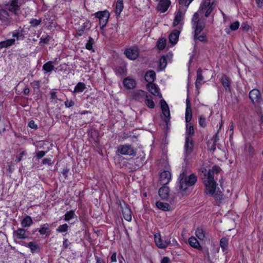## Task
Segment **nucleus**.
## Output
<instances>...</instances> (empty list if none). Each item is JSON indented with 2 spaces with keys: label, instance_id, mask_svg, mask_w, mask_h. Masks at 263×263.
<instances>
[{
  "label": "nucleus",
  "instance_id": "1",
  "mask_svg": "<svg viewBox=\"0 0 263 263\" xmlns=\"http://www.w3.org/2000/svg\"><path fill=\"white\" fill-rule=\"evenodd\" d=\"M23 3V0H11L5 5L4 8L0 9V21L2 25L10 26L17 21L18 11Z\"/></svg>",
  "mask_w": 263,
  "mask_h": 263
},
{
  "label": "nucleus",
  "instance_id": "2",
  "mask_svg": "<svg viewBox=\"0 0 263 263\" xmlns=\"http://www.w3.org/2000/svg\"><path fill=\"white\" fill-rule=\"evenodd\" d=\"M197 177L194 174L187 175L185 170H183L178 178L179 189L185 191L190 186L194 185L197 182Z\"/></svg>",
  "mask_w": 263,
  "mask_h": 263
},
{
  "label": "nucleus",
  "instance_id": "3",
  "mask_svg": "<svg viewBox=\"0 0 263 263\" xmlns=\"http://www.w3.org/2000/svg\"><path fill=\"white\" fill-rule=\"evenodd\" d=\"M206 190L205 193L213 196L216 200H220L222 198L223 194L220 191H216V182L204 183Z\"/></svg>",
  "mask_w": 263,
  "mask_h": 263
},
{
  "label": "nucleus",
  "instance_id": "4",
  "mask_svg": "<svg viewBox=\"0 0 263 263\" xmlns=\"http://www.w3.org/2000/svg\"><path fill=\"white\" fill-rule=\"evenodd\" d=\"M192 27L195 31V35L200 34L205 27V24L201 21L199 18L198 12H195L192 19Z\"/></svg>",
  "mask_w": 263,
  "mask_h": 263
},
{
  "label": "nucleus",
  "instance_id": "5",
  "mask_svg": "<svg viewBox=\"0 0 263 263\" xmlns=\"http://www.w3.org/2000/svg\"><path fill=\"white\" fill-rule=\"evenodd\" d=\"M96 17L99 19L100 28L103 29L107 24L110 14L107 10L100 11L94 14Z\"/></svg>",
  "mask_w": 263,
  "mask_h": 263
},
{
  "label": "nucleus",
  "instance_id": "6",
  "mask_svg": "<svg viewBox=\"0 0 263 263\" xmlns=\"http://www.w3.org/2000/svg\"><path fill=\"white\" fill-rule=\"evenodd\" d=\"M139 97L143 98L145 100V104L147 107L150 108H154L155 107V103L152 98V97L148 96L146 92L140 90L135 95V98L136 99H139Z\"/></svg>",
  "mask_w": 263,
  "mask_h": 263
},
{
  "label": "nucleus",
  "instance_id": "7",
  "mask_svg": "<svg viewBox=\"0 0 263 263\" xmlns=\"http://www.w3.org/2000/svg\"><path fill=\"white\" fill-rule=\"evenodd\" d=\"M117 152L123 155L135 156L136 152L130 144L120 145L117 147Z\"/></svg>",
  "mask_w": 263,
  "mask_h": 263
},
{
  "label": "nucleus",
  "instance_id": "8",
  "mask_svg": "<svg viewBox=\"0 0 263 263\" xmlns=\"http://www.w3.org/2000/svg\"><path fill=\"white\" fill-rule=\"evenodd\" d=\"M194 146V141L191 137L186 136L184 144L185 159H187L192 153Z\"/></svg>",
  "mask_w": 263,
  "mask_h": 263
},
{
  "label": "nucleus",
  "instance_id": "9",
  "mask_svg": "<svg viewBox=\"0 0 263 263\" xmlns=\"http://www.w3.org/2000/svg\"><path fill=\"white\" fill-rule=\"evenodd\" d=\"M119 204L124 219L126 221H130L132 218V212L129 205L124 201H122V202L120 201Z\"/></svg>",
  "mask_w": 263,
  "mask_h": 263
},
{
  "label": "nucleus",
  "instance_id": "10",
  "mask_svg": "<svg viewBox=\"0 0 263 263\" xmlns=\"http://www.w3.org/2000/svg\"><path fill=\"white\" fill-rule=\"evenodd\" d=\"M124 53L128 59L135 60L139 56V51L137 47L133 46L126 49Z\"/></svg>",
  "mask_w": 263,
  "mask_h": 263
},
{
  "label": "nucleus",
  "instance_id": "11",
  "mask_svg": "<svg viewBox=\"0 0 263 263\" xmlns=\"http://www.w3.org/2000/svg\"><path fill=\"white\" fill-rule=\"evenodd\" d=\"M160 105L162 114L165 117L164 121L167 125L170 119V111L168 106L164 100H160Z\"/></svg>",
  "mask_w": 263,
  "mask_h": 263
},
{
  "label": "nucleus",
  "instance_id": "12",
  "mask_svg": "<svg viewBox=\"0 0 263 263\" xmlns=\"http://www.w3.org/2000/svg\"><path fill=\"white\" fill-rule=\"evenodd\" d=\"M249 96L254 104L260 103L262 101L260 92L257 89H253L251 90Z\"/></svg>",
  "mask_w": 263,
  "mask_h": 263
},
{
  "label": "nucleus",
  "instance_id": "13",
  "mask_svg": "<svg viewBox=\"0 0 263 263\" xmlns=\"http://www.w3.org/2000/svg\"><path fill=\"white\" fill-rule=\"evenodd\" d=\"M220 170V168L216 165L214 166L212 169L209 170L207 174L206 180L204 181V183L216 182L214 180V173L217 174Z\"/></svg>",
  "mask_w": 263,
  "mask_h": 263
},
{
  "label": "nucleus",
  "instance_id": "14",
  "mask_svg": "<svg viewBox=\"0 0 263 263\" xmlns=\"http://www.w3.org/2000/svg\"><path fill=\"white\" fill-rule=\"evenodd\" d=\"M173 54L171 52L168 53L166 56H162L159 60V66L157 70L159 71L164 70L167 65V59L171 60Z\"/></svg>",
  "mask_w": 263,
  "mask_h": 263
},
{
  "label": "nucleus",
  "instance_id": "15",
  "mask_svg": "<svg viewBox=\"0 0 263 263\" xmlns=\"http://www.w3.org/2000/svg\"><path fill=\"white\" fill-rule=\"evenodd\" d=\"M171 179V174L169 171H164L160 174L159 181L161 184H168Z\"/></svg>",
  "mask_w": 263,
  "mask_h": 263
},
{
  "label": "nucleus",
  "instance_id": "16",
  "mask_svg": "<svg viewBox=\"0 0 263 263\" xmlns=\"http://www.w3.org/2000/svg\"><path fill=\"white\" fill-rule=\"evenodd\" d=\"M203 70L201 68H199L197 71V78L195 83L196 89L199 90L202 84L204 83V77L202 75Z\"/></svg>",
  "mask_w": 263,
  "mask_h": 263
},
{
  "label": "nucleus",
  "instance_id": "17",
  "mask_svg": "<svg viewBox=\"0 0 263 263\" xmlns=\"http://www.w3.org/2000/svg\"><path fill=\"white\" fill-rule=\"evenodd\" d=\"M170 0H160L159 1L157 10L161 13L166 11L171 5Z\"/></svg>",
  "mask_w": 263,
  "mask_h": 263
},
{
  "label": "nucleus",
  "instance_id": "18",
  "mask_svg": "<svg viewBox=\"0 0 263 263\" xmlns=\"http://www.w3.org/2000/svg\"><path fill=\"white\" fill-rule=\"evenodd\" d=\"M186 106L185 119L186 123H189L192 118V110L191 102L188 98L186 100Z\"/></svg>",
  "mask_w": 263,
  "mask_h": 263
},
{
  "label": "nucleus",
  "instance_id": "19",
  "mask_svg": "<svg viewBox=\"0 0 263 263\" xmlns=\"http://www.w3.org/2000/svg\"><path fill=\"white\" fill-rule=\"evenodd\" d=\"M180 33V31L179 30L175 29L169 35V42L172 45H174L177 43Z\"/></svg>",
  "mask_w": 263,
  "mask_h": 263
},
{
  "label": "nucleus",
  "instance_id": "20",
  "mask_svg": "<svg viewBox=\"0 0 263 263\" xmlns=\"http://www.w3.org/2000/svg\"><path fill=\"white\" fill-rule=\"evenodd\" d=\"M123 85L127 89H132L136 87V82L135 80L130 77H126L123 81Z\"/></svg>",
  "mask_w": 263,
  "mask_h": 263
},
{
  "label": "nucleus",
  "instance_id": "21",
  "mask_svg": "<svg viewBox=\"0 0 263 263\" xmlns=\"http://www.w3.org/2000/svg\"><path fill=\"white\" fill-rule=\"evenodd\" d=\"M114 70L117 76H124L127 73L126 65L125 64H121L115 67Z\"/></svg>",
  "mask_w": 263,
  "mask_h": 263
},
{
  "label": "nucleus",
  "instance_id": "22",
  "mask_svg": "<svg viewBox=\"0 0 263 263\" xmlns=\"http://www.w3.org/2000/svg\"><path fill=\"white\" fill-rule=\"evenodd\" d=\"M163 241L159 234L155 235V242L158 248L165 249L167 247V242Z\"/></svg>",
  "mask_w": 263,
  "mask_h": 263
},
{
  "label": "nucleus",
  "instance_id": "23",
  "mask_svg": "<svg viewBox=\"0 0 263 263\" xmlns=\"http://www.w3.org/2000/svg\"><path fill=\"white\" fill-rule=\"evenodd\" d=\"M14 235L17 239H25L28 237V234L27 233V231L25 229L19 228L14 232Z\"/></svg>",
  "mask_w": 263,
  "mask_h": 263
},
{
  "label": "nucleus",
  "instance_id": "24",
  "mask_svg": "<svg viewBox=\"0 0 263 263\" xmlns=\"http://www.w3.org/2000/svg\"><path fill=\"white\" fill-rule=\"evenodd\" d=\"M221 82L225 90L230 92L231 90V80L230 78L228 76L223 75L221 78Z\"/></svg>",
  "mask_w": 263,
  "mask_h": 263
},
{
  "label": "nucleus",
  "instance_id": "25",
  "mask_svg": "<svg viewBox=\"0 0 263 263\" xmlns=\"http://www.w3.org/2000/svg\"><path fill=\"white\" fill-rule=\"evenodd\" d=\"M185 14V11L178 10L175 15V18L173 22V26H176L178 25L183 20Z\"/></svg>",
  "mask_w": 263,
  "mask_h": 263
},
{
  "label": "nucleus",
  "instance_id": "26",
  "mask_svg": "<svg viewBox=\"0 0 263 263\" xmlns=\"http://www.w3.org/2000/svg\"><path fill=\"white\" fill-rule=\"evenodd\" d=\"M160 198L162 199H167L169 196V188L167 186L161 187L158 191Z\"/></svg>",
  "mask_w": 263,
  "mask_h": 263
},
{
  "label": "nucleus",
  "instance_id": "27",
  "mask_svg": "<svg viewBox=\"0 0 263 263\" xmlns=\"http://www.w3.org/2000/svg\"><path fill=\"white\" fill-rule=\"evenodd\" d=\"M189 243L190 245L194 248L198 250H201L202 249V247L200 245L198 240L194 236H192L189 239Z\"/></svg>",
  "mask_w": 263,
  "mask_h": 263
},
{
  "label": "nucleus",
  "instance_id": "28",
  "mask_svg": "<svg viewBox=\"0 0 263 263\" xmlns=\"http://www.w3.org/2000/svg\"><path fill=\"white\" fill-rule=\"evenodd\" d=\"M147 88L148 89V90L153 95L156 96H159V88L155 84L153 83L147 84Z\"/></svg>",
  "mask_w": 263,
  "mask_h": 263
},
{
  "label": "nucleus",
  "instance_id": "29",
  "mask_svg": "<svg viewBox=\"0 0 263 263\" xmlns=\"http://www.w3.org/2000/svg\"><path fill=\"white\" fill-rule=\"evenodd\" d=\"M49 228L50 225L49 224L46 223L43 224H42L40 227V229H37L36 231L40 233L41 235H48L49 232Z\"/></svg>",
  "mask_w": 263,
  "mask_h": 263
},
{
  "label": "nucleus",
  "instance_id": "30",
  "mask_svg": "<svg viewBox=\"0 0 263 263\" xmlns=\"http://www.w3.org/2000/svg\"><path fill=\"white\" fill-rule=\"evenodd\" d=\"M155 79L156 73L154 71H148L146 73L145 76V79L148 83V84L153 83Z\"/></svg>",
  "mask_w": 263,
  "mask_h": 263
},
{
  "label": "nucleus",
  "instance_id": "31",
  "mask_svg": "<svg viewBox=\"0 0 263 263\" xmlns=\"http://www.w3.org/2000/svg\"><path fill=\"white\" fill-rule=\"evenodd\" d=\"M24 29L20 28L12 32V36L17 40H23L24 39Z\"/></svg>",
  "mask_w": 263,
  "mask_h": 263
},
{
  "label": "nucleus",
  "instance_id": "32",
  "mask_svg": "<svg viewBox=\"0 0 263 263\" xmlns=\"http://www.w3.org/2000/svg\"><path fill=\"white\" fill-rule=\"evenodd\" d=\"M33 223L31 217L30 216H26L21 221V225L24 228L29 227Z\"/></svg>",
  "mask_w": 263,
  "mask_h": 263
},
{
  "label": "nucleus",
  "instance_id": "33",
  "mask_svg": "<svg viewBox=\"0 0 263 263\" xmlns=\"http://www.w3.org/2000/svg\"><path fill=\"white\" fill-rule=\"evenodd\" d=\"M25 246L28 247L32 253L37 252L40 249L39 246L36 243L32 241L26 243Z\"/></svg>",
  "mask_w": 263,
  "mask_h": 263
},
{
  "label": "nucleus",
  "instance_id": "34",
  "mask_svg": "<svg viewBox=\"0 0 263 263\" xmlns=\"http://www.w3.org/2000/svg\"><path fill=\"white\" fill-rule=\"evenodd\" d=\"M15 43V39H8L0 42V49L3 48H8L10 46L13 45Z\"/></svg>",
  "mask_w": 263,
  "mask_h": 263
},
{
  "label": "nucleus",
  "instance_id": "35",
  "mask_svg": "<svg viewBox=\"0 0 263 263\" xmlns=\"http://www.w3.org/2000/svg\"><path fill=\"white\" fill-rule=\"evenodd\" d=\"M54 68L52 61H48L43 66V70L45 71V73L51 72Z\"/></svg>",
  "mask_w": 263,
  "mask_h": 263
},
{
  "label": "nucleus",
  "instance_id": "36",
  "mask_svg": "<svg viewBox=\"0 0 263 263\" xmlns=\"http://www.w3.org/2000/svg\"><path fill=\"white\" fill-rule=\"evenodd\" d=\"M156 205L159 209L162 210L164 211H169L170 209V205L167 203H164L161 201H157Z\"/></svg>",
  "mask_w": 263,
  "mask_h": 263
},
{
  "label": "nucleus",
  "instance_id": "37",
  "mask_svg": "<svg viewBox=\"0 0 263 263\" xmlns=\"http://www.w3.org/2000/svg\"><path fill=\"white\" fill-rule=\"evenodd\" d=\"M196 237L200 240H203L205 237V233L201 228H198L195 232Z\"/></svg>",
  "mask_w": 263,
  "mask_h": 263
},
{
  "label": "nucleus",
  "instance_id": "38",
  "mask_svg": "<svg viewBox=\"0 0 263 263\" xmlns=\"http://www.w3.org/2000/svg\"><path fill=\"white\" fill-rule=\"evenodd\" d=\"M194 125L192 123H186V136L191 137L194 134Z\"/></svg>",
  "mask_w": 263,
  "mask_h": 263
},
{
  "label": "nucleus",
  "instance_id": "39",
  "mask_svg": "<svg viewBox=\"0 0 263 263\" xmlns=\"http://www.w3.org/2000/svg\"><path fill=\"white\" fill-rule=\"evenodd\" d=\"M239 26V23L238 21H235V22L231 23L230 25V28H226L225 31L228 33L229 34L231 32V30L235 31L237 30Z\"/></svg>",
  "mask_w": 263,
  "mask_h": 263
},
{
  "label": "nucleus",
  "instance_id": "40",
  "mask_svg": "<svg viewBox=\"0 0 263 263\" xmlns=\"http://www.w3.org/2000/svg\"><path fill=\"white\" fill-rule=\"evenodd\" d=\"M86 88V86L84 83L82 82H79L75 86L73 92L79 93L83 92Z\"/></svg>",
  "mask_w": 263,
  "mask_h": 263
},
{
  "label": "nucleus",
  "instance_id": "41",
  "mask_svg": "<svg viewBox=\"0 0 263 263\" xmlns=\"http://www.w3.org/2000/svg\"><path fill=\"white\" fill-rule=\"evenodd\" d=\"M123 8V1L118 0L116 4V13L118 15H120L121 12L122 11Z\"/></svg>",
  "mask_w": 263,
  "mask_h": 263
},
{
  "label": "nucleus",
  "instance_id": "42",
  "mask_svg": "<svg viewBox=\"0 0 263 263\" xmlns=\"http://www.w3.org/2000/svg\"><path fill=\"white\" fill-rule=\"evenodd\" d=\"M211 6H212L211 0H203L200 7V11L203 12L208 7Z\"/></svg>",
  "mask_w": 263,
  "mask_h": 263
},
{
  "label": "nucleus",
  "instance_id": "43",
  "mask_svg": "<svg viewBox=\"0 0 263 263\" xmlns=\"http://www.w3.org/2000/svg\"><path fill=\"white\" fill-rule=\"evenodd\" d=\"M75 216L74 212L72 210H70L67 212L66 213V214L64 215V220L68 221L74 218V217Z\"/></svg>",
  "mask_w": 263,
  "mask_h": 263
},
{
  "label": "nucleus",
  "instance_id": "44",
  "mask_svg": "<svg viewBox=\"0 0 263 263\" xmlns=\"http://www.w3.org/2000/svg\"><path fill=\"white\" fill-rule=\"evenodd\" d=\"M199 34H197V35H195V31H194V40H198L201 42L206 43L207 42V40L206 39L205 35L203 34L198 36Z\"/></svg>",
  "mask_w": 263,
  "mask_h": 263
},
{
  "label": "nucleus",
  "instance_id": "45",
  "mask_svg": "<svg viewBox=\"0 0 263 263\" xmlns=\"http://www.w3.org/2000/svg\"><path fill=\"white\" fill-rule=\"evenodd\" d=\"M94 43H95L94 39L91 37H89V40L85 45L86 48L87 50H92L93 51H94V50L93 49V47H92V45L94 44Z\"/></svg>",
  "mask_w": 263,
  "mask_h": 263
},
{
  "label": "nucleus",
  "instance_id": "46",
  "mask_svg": "<svg viewBox=\"0 0 263 263\" xmlns=\"http://www.w3.org/2000/svg\"><path fill=\"white\" fill-rule=\"evenodd\" d=\"M68 226L67 223L60 225L56 229V231L59 233H64L67 231L68 229Z\"/></svg>",
  "mask_w": 263,
  "mask_h": 263
},
{
  "label": "nucleus",
  "instance_id": "47",
  "mask_svg": "<svg viewBox=\"0 0 263 263\" xmlns=\"http://www.w3.org/2000/svg\"><path fill=\"white\" fill-rule=\"evenodd\" d=\"M42 18H39L38 20L35 18H32L30 21V26L32 27H35L39 25H40L42 23Z\"/></svg>",
  "mask_w": 263,
  "mask_h": 263
},
{
  "label": "nucleus",
  "instance_id": "48",
  "mask_svg": "<svg viewBox=\"0 0 263 263\" xmlns=\"http://www.w3.org/2000/svg\"><path fill=\"white\" fill-rule=\"evenodd\" d=\"M166 39L162 38L160 39L157 43L158 48L160 50H163L165 48L166 46Z\"/></svg>",
  "mask_w": 263,
  "mask_h": 263
},
{
  "label": "nucleus",
  "instance_id": "49",
  "mask_svg": "<svg viewBox=\"0 0 263 263\" xmlns=\"http://www.w3.org/2000/svg\"><path fill=\"white\" fill-rule=\"evenodd\" d=\"M88 22L84 23L83 25L81 26V28L78 30L77 34L79 36H81L82 35L86 28L88 26Z\"/></svg>",
  "mask_w": 263,
  "mask_h": 263
},
{
  "label": "nucleus",
  "instance_id": "50",
  "mask_svg": "<svg viewBox=\"0 0 263 263\" xmlns=\"http://www.w3.org/2000/svg\"><path fill=\"white\" fill-rule=\"evenodd\" d=\"M228 245V240L224 237L222 238L220 241V245L223 251L227 249Z\"/></svg>",
  "mask_w": 263,
  "mask_h": 263
},
{
  "label": "nucleus",
  "instance_id": "51",
  "mask_svg": "<svg viewBox=\"0 0 263 263\" xmlns=\"http://www.w3.org/2000/svg\"><path fill=\"white\" fill-rule=\"evenodd\" d=\"M245 150L250 155L254 152V148L249 143L245 144Z\"/></svg>",
  "mask_w": 263,
  "mask_h": 263
},
{
  "label": "nucleus",
  "instance_id": "52",
  "mask_svg": "<svg viewBox=\"0 0 263 263\" xmlns=\"http://www.w3.org/2000/svg\"><path fill=\"white\" fill-rule=\"evenodd\" d=\"M214 3H212V6L208 7L204 11H205V16L208 17L212 12L214 8Z\"/></svg>",
  "mask_w": 263,
  "mask_h": 263
},
{
  "label": "nucleus",
  "instance_id": "53",
  "mask_svg": "<svg viewBox=\"0 0 263 263\" xmlns=\"http://www.w3.org/2000/svg\"><path fill=\"white\" fill-rule=\"evenodd\" d=\"M71 244V243L69 241L68 239L67 238H64V240L63 242L62 245V250L64 251L67 249L68 246Z\"/></svg>",
  "mask_w": 263,
  "mask_h": 263
},
{
  "label": "nucleus",
  "instance_id": "54",
  "mask_svg": "<svg viewBox=\"0 0 263 263\" xmlns=\"http://www.w3.org/2000/svg\"><path fill=\"white\" fill-rule=\"evenodd\" d=\"M199 125L204 127L206 126L205 118L203 116H200L199 118Z\"/></svg>",
  "mask_w": 263,
  "mask_h": 263
},
{
  "label": "nucleus",
  "instance_id": "55",
  "mask_svg": "<svg viewBox=\"0 0 263 263\" xmlns=\"http://www.w3.org/2000/svg\"><path fill=\"white\" fill-rule=\"evenodd\" d=\"M51 39V37L47 35L45 37H42L40 39V43H43V44H48L49 42V41Z\"/></svg>",
  "mask_w": 263,
  "mask_h": 263
},
{
  "label": "nucleus",
  "instance_id": "56",
  "mask_svg": "<svg viewBox=\"0 0 263 263\" xmlns=\"http://www.w3.org/2000/svg\"><path fill=\"white\" fill-rule=\"evenodd\" d=\"M66 107L69 108L74 105V102L72 100H66L64 102Z\"/></svg>",
  "mask_w": 263,
  "mask_h": 263
},
{
  "label": "nucleus",
  "instance_id": "57",
  "mask_svg": "<svg viewBox=\"0 0 263 263\" xmlns=\"http://www.w3.org/2000/svg\"><path fill=\"white\" fill-rule=\"evenodd\" d=\"M41 82L40 81H34L31 83V85L34 89H39Z\"/></svg>",
  "mask_w": 263,
  "mask_h": 263
},
{
  "label": "nucleus",
  "instance_id": "58",
  "mask_svg": "<svg viewBox=\"0 0 263 263\" xmlns=\"http://www.w3.org/2000/svg\"><path fill=\"white\" fill-rule=\"evenodd\" d=\"M28 126L34 129H37L38 128L37 125L35 123V122L33 120H31L28 122Z\"/></svg>",
  "mask_w": 263,
  "mask_h": 263
},
{
  "label": "nucleus",
  "instance_id": "59",
  "mask_svg": "<svg viewBox=\"0 0 263 263\" xmlns=\"http://www.w3.org/2000/svg\"><path fill=\"white\" fill-rule=\"evenodd\" d=\"M69 173V169L67 167L64 168L61 172L62 174L64 176L65 179L68 178Z\"/></svg>",
  "mask_w": 263,
  "mask_h": 263
},
{
  "label": "nucleus",
  "instance_id": "60",
  "mask_svg": "<svg viewBox=\"0 0 263 263\" xmlns=\"http://www.w3.org/2000/svg\"><path fill=\"white\" fill-rule=\"evenodd\" d=\"M210 141H208V143H207L209 149L210 151H215V149H216V140H215L214 141H213V143L212 144V146L211 147L210 146Z\"/></svg>",
  "mask_w": 263,
  "mask_h": 263
},
{
  "label": "nucleus",
  "instance_id": "61",
  "mask_svg": "<svg viewBox=\"0 0 263 263\" xmlns=\"http://www.w3.org/2000/svg\"><path fill=\"white\" fill-rule=\"evenodd\" d=\"M46 153V152L45 151H39L36 153V157L38 159H41L42 157H43Z\"/></svg>",
  "mask_w": 263,
  "mask_h": 263
},
{
  "label": "nucleus",
  "instance_id": "62",
  "mask_svg": "<svg viewBox=\"0 0 263 263\" xmlns=\"http://www.w3.org/2000/svg\"><path fill=\"white\" fill-rule=\"evenodd\" d=\"M42 164L45 165L47 164L48 165H51V160L50 159L45 158L42 160Z\"/></svg>",
  "mask_w": 263,
  "mask_h": 263
},
{
  "label": "nucleus",
  "instance_id": "63",
  "mask_svg": "<svg viewBox=\"0 0 263 263\" xmlns=\"http://www.w3.org/2000/svg\"><path fill=\"white\" fill-rule=\"evenodd\" d=\"M233 130H234V123L232 121L230 125H229V130L230 132H231V134H230V138L232 137V136L233 135Z\"/></svg>",
  "mask_w": 263,
  "mask_h": 263
},
{
  "label": "nucleus",
  "instance_id": "64",
  "mask_svg": "<svg viewBox=\"0 0 263 263\" xmlns=\"http://www.w3.org/2000/svg\"><path fill=\"white\" fill-rule=\"evenodd\" d=\"M161 263H171L170 258L168 257H164L161 260Z\"/></svg>",
  "mask_w": 263,
  "mask_h": 263
}]
</instances>
